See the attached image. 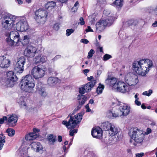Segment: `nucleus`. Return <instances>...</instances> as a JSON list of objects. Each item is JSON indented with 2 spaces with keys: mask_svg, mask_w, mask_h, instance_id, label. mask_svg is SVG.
Wrapping results in <instances>:
<instances>
[{
  "mask_svg": "<svg viewBox=\"0 0 157 157\" xmlns=\"http://www.w3.org/2000/svg\"><path fill=\"white\" fill-rule=\"evenodd\" d=\"M153 65L152 62L149 59H142L134 62L132 68L133 71L139 75L144 76L149 72Z\"/></svg>",
  "mask_w": 157,
  "mask_h": 157,
  "instance_id": "nucleus-1",
  "label": "nucleus"
},
{
  "mask_svg": "<svg viewBox=\"0 0 157 157\" xmlns=\"http://www.w3.org/2000/svg\"><path fill=\"white\" fill-rule=\"evenodd\" d=\"M105 83L116 91L124 93L128 91V86L123 81H118L116 78H108Z\"/></svg>",
  "mask_w": 157,
  "mask_h": 157,
  "instance_id": "nucleus-2",
  "label": "nucleus"
},
{
  "mask_svg": "<svg viewBox=\"0 0 157 157\" xmlns=\"http://www.w3.org/2000/svg\"><path fill=\"white\" fill-rule=\"evenodd\" d=\"M129 136L134 140L133 144L135 146L142 145L144 140L145 135L142 130L137 128L130 129Z\"/></svg>",
  "mask_w": 157,
  "mask_h": 157,
  "instance_id": "nucleus-3",
  "label": "nucleus"
},
{
  "mask_svg": "<svg viewBox=\"0 0 157 157\" xmlns=\"http://www.w3.org/2000/svg\"><path fill=\"white\" fill-rule=\"evenodd\" d=\"M21 88L23 91L28 93H33L34 91L35 83L30 75H26L21 83Z\"/></svg>",
  "mask_w": 157,
  "mask_h": 157,
  "instance_id": "nucleus-4",
  "label": "nucleus"
},
{
  "mask_svg": "<svg viewBox=\"0 0 157 157\" xmlns=\"http://www.w3.org/2000/svg\"><path fill=\"white\" fill-rule=\"evenodd\" d=\"M82 115L81 113H78L73 117L71 116L68 122L66 121H63L62 122V124L65 125L68 129L74 128L77 124L80 122L82 119Z\"/></svg>",
  "mask_w": 157,
  "mask_h": 157,
  "instance_id": "nucleus-5",
  "label": "nucleus"
},
{
  "mask_svg": "<svg viewBox=\"0 0 157 157\" xmlns=\"http://www.w3.org/2000/svg\"><path fill=\"white\" fill-rule=\"evenodd\" d=\"M6 36L8 37L6 41L11 46H18L21 43V40L20 39L19 35L17 31H12L10 33H6Z\"/></svg>",
  "mask_w": 157,
  "mask_h": 157,
  "instance_id": "nucleus-6",
  "label": "nucleus"
},
{
  "mask_svg": "<svg viewBox=\"0 0 157 157\" xmlns=\"http://www.w3.org/2000/svg\"><path fill=\"white\" fill-rule=\"evenodd\" d=\"M116 18L113 16H110L108 17L106 20H100L96 25V32L99 33L102 31L107 26L110 25Z\"/></svg>",
  "mask_w": 157,
  "mask_h": 157,
  "instance_id": "nucleus-7",
  "label": "nucleus"
},
{
  "mask_svg": "<svg viewBox=\"0 0 157 157\" xmlns=\"http://www.w3.org/2000/svg\"><path fill=\"white\" fill-rule=\"evenodd\" d=\"M17 19V17L10 14L5 15L3 20V27L7 30H11Z\"/></svg>",
  "mask_w": 157,
  "mask_h": 157,
  "instance_id": "nucleus-8",
  "label": "nucleus"
},
{
  "mask_svg": "<svg viewBox=\"0 0 157 157\" xmlns=\"http://www.w3.org/2000/svg\"><path fill=\"white\" fill-rule=\"evenodd\" d=\"M46 68L42 66H35L32 69L31 73L35 79H39L42 78L45 75Z\"/></svg>",
  "mask_w": 157,
  "mask_h": 157,
  "instance_id": "nucleus-9",
  "label": "nucleus"
},
{
  "mask_svg": "<svg viewBox=\"0 0 157 157\" xmlns=\"http://www.w3.org/2000/svg\"><path fill=\"white\" fill-rule=\"evenodd\" d=\"M103 128L105 131H108L109 134L112 136H115L120 131V130L114 124L106 122L102 124Z\"/></svg>",
  "mask_w": 157,
  "mask_h": 157,
  "instance_id": "nucleus-10",
  "label": "nucleus"
},
{
  "mask_svg": "<svg viewBox=\"0 0 157 157\" xmlns=\"http://www.w3.org/2000/svg\"><path fill=\"white\" fill-rule=\"evenodd\" d=\"M48 13L46 10L40 9L35 12V19L38 23L43 24L46 20Z\"/></svg>",
  "mask_w": 157,
  "mask_h": 157,
  "instance_id": "nucleus-11",
  "label": "nucleus"
},
{
  "mask_svg": "<svg viewBox=\"0 0 157 157\" xmlns=\"http://www.w3.org/2000/svg\"><path fill=\"white\" fill-rule=\"evenodd\" d=\"M125 82L129 86H134L139 82L138 76L132 73L126 74L124 77Z\"/></svg>",
  "mask_w": 157,
  "mask_h": 157,
  "instance_id": "nucleus-12",
  "label": "nucleus"
},
{
  "mask_svg": "<svg viewBox=\"0 0 157 157\" xmlns=\"http://www.w3.org/2000/svg\"><path fill=\"white\" fill-rule=\"evenodd\" d=\"M17 80V78L13 71H10L7 73L6 83L7 86H13Z\"/></svg>",
  "mask_w": 157,
  "mask_h": 157,
  "instance_id": "nucleus-13",
  "label": "nucleus"
},
{
  "mask_svg": "<svg viewBox=\"0 0 157 157\" xmlns=\"http://www.w3.org/2000/svg\"><path fill=\"white\" fill-rule=\"evenodd\" d=\"M119 111H120L119 116H126L128 115L130 111V108L128 104L121 103L119 104Z\"/></svg>",
  "mask_w": 157,
  "mask_h": 157,
  "instance_id": "nucleus-14",
  "label": "nucleus"
},
{
  "mask_svg": "<svg viewBox=\"0 0 157 157\" xmlns=\"http://www.w3.org/2000/svg\"><path fill=\"white\" fill-rule=\"evenodd\" d=\"M37 49L33 46L28 45L24 52V54L28 57H33L36 53Z\"/></svg>",
  "mask_w": 157,
  "mask_h": 157,
  "instance_id": "nucleus-15",
  "label": "nucleus"
},
{
  "mask_svg": "<svg viewBox=\"0 0 157 157\" xmlns=\"http://www.w3.org/2000/svg\"><path fill=\"white\" fill-rule=\"evenodd\" d=\"M25 61V58L24 57H21L18 59L15 67V69L18 72L21 73L23 71Z\"/></svg>",
  "mask_w": 157,
  "mask_h": 157,
  "instance_id": "nucleus-16",
  "label": "nucleus"
},
{
  "mask_svg": "<svg viewBox=\"0 0 157 157\" xmlns=\"http://www.w3.org/2000/svg\"><path fill=\"white\" fill-rule=\"evenodd\" d=\"M16 27L17 30L24 32L28 29L29 26L27 22L22 20L17 22Z\"/></svg>",
  "mask_w": 157,
  "mask_h": 157,
  "instance_id": "nucleus-17",
  "label": "nucleus"
},
{
  "mask_svg": "<svg viewBox=\"0 0 157 157\" xmlns=\"http://www.w3.org/2000/svg\"><path fill=\"white\" fill-rule=\"evenodd\" d=\"M10 63L9 59L3 56H0V67L7 68L10 67Z\"/></svg>",
  "mask_w": 157,
  "mask_h": 157,
  "instance_id": "nucleus-18",
  "label": "nucleus"
},
{
  "mask_svg": "<svg viewBox=\"0 0 157 157\" xmlns=\"http://www.w3.org/2000/svg\"><path fill=\"white\" fill-rule=\"evenodd\" d=\"M30 146L31 148L34 151L40 153H42L43 148L40 142H33L31 144Z\"/></svg>",
  "mask_w": 157,
  "mask_h": 157,
  "instance_id": "nucleus-19",
  "label": "nucleus"
},
{
  "mask_svg": "<svg viewBox=\"0 0 157 157\" xmlns=\"http://www.w3.org/2000/svg\"><path fill=\"white\" fill-rule=\"evenodd\" d=\"M91 134L94 137L100 138L102 136V130L99 127L93 128L91 131Z\"/></svg>",
  "mask_w": 157,
  "mask_h": 157,
  "instance_id": "nucleus-20",
  "label": "nucleus"
},
{
  "mask_svg": "<svg viewBox=\"0 0 157 157\" xmlns=\"http://www.w3.org/2000/svg\"><path fill=\"white\" fill-rule=\"evenodd\" d=\"M7 120L9 125L10 127H13L16 125L17 121V118L15 114H12L9 117Z\"/></svg>",
  "mask_w": 157,
  "mask_h": 157,
  "instance_id": "nucleus-21",
  "label": "nucleus"
},
{
  "mask_svg": "<svg viewBox=\"0 0 157 157\" xmlns=\"http://www.w3.org/2000/svg\"><path fill=\"white\" fill-rule=\"evenodd\" d=\"M36 63H45L47 60V58L46 56L44 55H40L36 56L33 59Z\"/></svg>",
  "mask_w": 157,
  "mask_h": 157,
  "instance_id": "nucleus-22",
  "label": "nucleus"
},
{
  "mask_svg": "<svg viewBox=\"0 0 157 157\" xmlns=\"http://www.w3.org/2000/svg\"><path fill=\"white\" fill-rule=\"evenodd\" d=\"M59 81L56 77H50L47 80V83L50 86L52 87L55 86Z\"/></svg>",
  "mask_w": 157,
  "mask_h": 157,
  "instance_id": "nucleus-23",
  "label": "nucleus"
},
{
  "mask_svg": "<svg viewBox=\"0 0 157 157\" xmlns=\"http://www.w3.org/2000/svg\"><path fill=\"white\" fill-rule=\"evenodd\" d=\"M96 83V81L94 80L83 85L85 89V92H88L90 91L94 86Z\"/></svg>",
  "mask_w": 157,
  "mask_h": 157,
  "instance_id": "nucleus-24",
  "label": "nucleus"
},
{
  "mask_svg": "<svg viewBox=\"0 0 157 157\" xmlns=\"http://www.w3.org/2000/svg\"><path fill=\"white\" fill-rule=\"evenodd\" d=\"M107 116L109 118L113 119L119 116V113L114 109L109 111L107 113Z\"/></svg>",
  "mask_w": 157,
  "mask_h": 157,
  "instance_id": "nucleus-25",
  "label": "nucleus"
},
{
  "mask_svg": "<svg viewBox=\"0 0 157 157\" xmlns=\"http://www.w3.org/2000/svg\"><path fill=\"white\" fill-rule=\"evenodd\" d=\"M39 135V134L31 132L26 135L25 138L27 140H33L36 139Z\"/></svg>",
  "mask_w": 157,
  "mask_h": 157,
  "instance_id": "nucleus-26",
  "label": "nucleus"
},
{
  "mask_svg": "<svg viewBox=\"0 0 157 157\" xmlns=\"http://www.w3.org/2000/svg\"><path fill=\"white\" fill-rule=\"evenodd\" d=\"M26 98L24 96H21L17 99L18 103L20 105L21 107L26 106Z\"/></svg>",
  "mask_w": 157,
  "mask_h": 157,
  "instance_id": "nucleus-27",
  "label": "nucleus"
},
{
  "mask_svg": "<svg viewBox=\"0 0 157 157\" xmlns=\"http://www.w3.org/2000/svg\"><path fill=\"white\" fill-rule=\"evenodd\" d=\"M77 98L78 100L79 104L82 105L84 104L86 100V97L84 95L82 94L78 95Z\"/></svg>",
  "mask_w": 157,
  "mask_h": 157,
  "instance_id": "nucleus-28",
  "label": "nucleus"
},
{
  "mask_svg": "<svg viewBox=\"0 0 157 157\" xmlns=\"http://www.w3.org/2000/svg\"><path fill=\"white\" fill-rule=\"evenodd\" d=\"M56 6V3L55 2L53 1H49L45 4V7L47 9L49 8L52 9L55 7Z\"/></svg>",
  "mask_w": 157,
  "mask_h": 157,
  "instance_id": "nucleus-29",
  "label": "nucleus"
},
{
  "mask_svg": "<svg viewBox=\"0 0 157 157\" xmlns=\"http://www.w3.org/2000/svg\"><path fill=\"white\" fill-rule=\"evenodd\" d=\"M40 84V83H38V88L39 91V93L43 97H45L46 96V93L45 91L44 88L42 86H40L39 84Z\"/></svg>",
  "mask_w": 157,
  "mask_h": 157,
  "instance_id": "nucleus-30",
  "label": "nucleus"
},
{
  "mask_svg": "<svg viewBox=\"0 0 157 157\" xmlns=\"http://www.w3.org/2000/svg\"><path fill=\"white\" fill-rule=\"evenodd\" d=\"M47 139L50 143H51L52 144H53V143L56 141V137L53 134H51L48 136Z\"/></svg>",
  "mask_w": 157,
  "mask_h": 157,
  "instance_id": "nucleus-31",
  "label": "nucleus"
},
{
  "mask_svg": "<svg viewBox=\"0 0 157 157\" xmlns=\"http://www.w3.org/2000/svg\"><path fill=\"white\" fill-rule=\"evenodd\" d=\"M29 36L27 35L25 36H24L23 39L22 40V41L21 43L23 45H25L27 44L29 42Z\"/></svg>",
  "mask_w": 157,
  "mask_h": 157,
  "instance_id": "nucleus-32",
  "label": "nucleus"
},
{
  "mask_svg": "<svg viewBox=\"0 0 157 157\" xmlns=\"http://www.w3.org/2000/svg\"><path fill=\"white\" fill-rule=\"evenodd\" d=\"M123 0H115L113 3L117 6L121 7L123 6Z\"/></svg>",
  "mask_w": 157,
  "mask_h": 157,
  "instance_id": "nucleus-33",
  "label": "nucleus"
},
{
  "mask_svg": "<svg viewBox=\"0 0 157 157\" xmlns=\"http://www.w3.org/2000/svg\"><path fill=\"white\" fill-rule=\"evenodd\" d=\"M104 87V86L103 85H102L101 84L99 85V86L98 87L96 90V92L98 94H101L102 93Z\"/></svg>",
  "mask_w": 157,
  "mask_h": 157,
  "instance_id": "nucleus-34",
  "label": "nucleus"
},
{
  "mask_svg": "<svg viewBox=\"0 0 157 157\" xmlns=\"http://www.w3.org/2000/svg\"><path fill=\"white\" fill-rule=\"evenodd\" d=\"M5 142V137L0 136V150H1L3 147L4 144Z\"/></svg>",
  "mask_w": 157,
  "mask_h": 157,
  "instance_id": "nucleus-35",
  "label": "nucleus"
},
{
  "mask_svg": "<svg viewBox=\"0 0 157 157\" xmlns=\"http://www.w3.org/2000/svg\"><path fill=\"white\" fill-rule=\"evenodd\" d=\"M6 132L8 133V135L10 136H13L15 133V131L12 128H8Z\"/></svg>",
  "mask_w": 157,
  "mask_h": 157,
  "instance_id": "nucleus-36",
  "label": "nucleus"
},
{
  "mask_svg": "<svg viewBox=\"0 0 157 157\" xmlns=\"http://www.w3.org/2000/svg\"><path fill=\"white\" fill-rule=\"evenodd\" d=\"M152 93V90H149L148 91H145L143 93V94L149 96Z\"/></svg>",
  "mask_w": 157,
  "mask_h": 157,
  "instance_id": "nucleus-37",
  "label": "nucleus"
},
{
  "mask_svg": "<svg viewBox=\"0 0 157 157\" xmlns=\"http://www.w3.org/2000/svg\"><path fill=\"white\" fill-rule=\"evenodd\" d=\"M79 93L82 94V95L85 93V89L83 85L81 87L79 88Z\"/></svg>",
  "mask_w": 157,
  "mask_h": 157,
  "instance_id": "nucleus-38",
  "label": "nucleus"
},
{
  "mask_svg": "<svg viewBox=\"0 0 157 157\" xmlns=\"http://www.w3.org/2000/svg\"><path fill=\"white\" fill-rule=\"evenodd\" d=\"M94 53V51L93 49H91L88 53L87 58L90 59L93 56V55Z\"/></svg>",
  "mask_w": 157,
  "mask_h": 157,
  "instance_id": "nucleus-39",
  "label": "nucleus"
},
{
  "mask_svg": "<svg viewBox=\"0 0 157 157\" xmlns=\"http://www.w3.org/2000/svg\"><path fill=\"white\" fill-rule=\"evenodd\" d=\"M112 56L108 54H105L103 56V60L104 61H106L112 58Z\"/></svg>",
  "mask_w": 157,
  "mask_h": 157,
  "instance_id": "nucleus-40",
  "label": "nucleus"
},
{
  "mask_svg": "<svg viewBox=\"0 0 157 157\" xmlns=\"http://www.w3.org/2000/svg\"><path fill=\"white\" fill-rule=\"evenodd\" d=\"M74 32V30L72 29H67L66 30L67 33L66 35L67 36H70L71 33H73Z\"/></svg>",
  "mask_w": 157,
  "mask_h": 157,
  "instance_id": "nucleus-41",
  "label": "nucleus"
},
{
  "mask_svg": "<svg viewBox=\"0 0 157 157\" xmlns=\"http://www.w3.org/2000/svg\"><path fill=\"white\" fill-rule=\"evenodd\" d=\"M77 132V130L76 129L70 130L69 131L70 135L71 136H73L74 135V134L76 133Z\"/></svg>",
  "mask_w": 157,
  "mask_h": 157,
  "instance_id": "nucleus-42",
  "label": "nucleus"
},
{
  "mask_svg": "<svg viewBox=\"0 0 157 157\" xmlns=\"http://www.w3.org/2000/svg\"><path fill=\"white\" fill-rule=\"evenodd\" d=\"M79 23L81 25H83L85 24V22L84 21L83 18L80 17L79 19Z\"/></svg>",
  "mask_w": 157,
  "mask_h": 157,
  "instance_id": "nucleus-43",
  "label": "nucleus"
},
{
  "mask_svg": "<svg viewBox=\"0 0 157 157\" xmlns=\"http://www.w3.org/2000/svg\"><path fill=\"white\" fill-rule=\"evenodd\" d=\"M7 117H4L0 119V124H2L3 123L4 121L7 120Z\"/></svg>",
  "mask_w": 157,
  "mask_h": 157,
  "instance_id": "nucleus-44",
  "label": "nucleus"
},
{
  "mask_svg": "<svg viewBox=\"0 0 157 157\" xmlns=\"http://www.w3.org/2000/svg\"><path fill=\"white\" fill-rule=\"evenodd\" d=\"M80 41L81 42L85 44H87L89 42V41L85 39H82Z\"/></svg>",
  "mask_w": 157,
  "mask_h": 157,
  "instance_id": "nucleus-45",
  "label": "nucleus"
},
{
  "mask_svg": "<svg viewBox=\"0 0 157 157\" xmlns=\"http://www.w3.org/2000/svg\"><path fill=\"white\" fill-rule=\"evenodd\" d=\"M54 29L56 30H58L59 29V25L58 23H56L53 26Z\"/></svg>",
  "mask_w": 157,
  "mask_h": 157,
  "instance_id": "nucleus-46",
  "label": "nucleus"
},
{
  "mask_svg": "<svg viewBox=\"0 0 157 157\" xmlns=\"http://www.w3.org/2000/svg\"><path fill=\"white\" fill-rule=\"evenodd\" d=\"M144 155V153L141 152L139 153H137L136 154V157H142Z\"/></svg>",
  "mask_w": 157,
  "mask_h": 157,
  "instance_id": "nucleus-47",
  "label": "nucleus"
},
{
  "mask_svg": "<svg viewBox=\"0 0 157 157\" xmlns=\"http://www.w3.org/2000/svg\"><path fill=\"white\" fill-rule=\"evenodd\" d=\"M151 132V130L150 128H147V129L146 131L145 132L146 135H148Z\"/></svg>",
  "mask_w": 157,
  "mask_h": 157,
  "instance_id": "nucleus-48",
  "label": "nucleus"
},
{
  "mask_svg": "<svg viewBox=\"0 0 157 157\" xmlns=\"http://www.w3.org/2000/svg\"><path fill=\"white\" fill-rule=\"evenodd\" d=\"M86 32H93V29H92L90 26H88L87 28L86 29Z\"/></svg>",
  "mask_w": 157,
  "mask_h": 157,
  "instance_id": "nucleus-49",
  "label": "nucleus"
},
{
  "mask_svg": "<svg viewBox=\"0 0 157 157\" xmlns=\"http://www.w3.org/2000/svg\"><path fill=\"white\" fill-rule=\"evenodd\" d=\"M79 5V3L78 1H77L75 4H74V6L73 7L72 9H74V8L76 10H77V7H78Z\"/></svg>",
  "mask_w": 157,
  "mask_h": 157,
  "instance_id": "nucleus-50",
  "label": "nucleus"
},
{
  "mask_svg": "<svg viewBox=\"0 0 157 157\" xmlns=\"http://www.w3.org/2000/svg\"><path fill=\"white\" fill-rule=\"evenodd\" d=\"M85 108L86 109V112H90L91 111V109H90L88 104L86 105Z\"/></svg>",
  "mask_w": 157,
  "mask_h": 157,
  "instance_id": "nucleus-51",
  "label": "nucleus"
},
{
  "mask_svg": "<svg viewBox=\"0 0 157 157\" xmlns=\"http://www.w3.org/2000/svg\"><path fill=\"white\" fill-rule=\"evenodd\" d=\"M135 104L137 105H140L141 104V102L138 100H135Z\"/></svg>",
  "mask_w": 157,
  "mask_h": 157,
  "instance_id": "nucleus-52",
  "label": "nucleus"
},
{
  "mask_svg": "<svg viewBox=\"0 0 157 157\" xmlns=\"http://www.w3.org/2000/svg\"><path fill=\"white\" fill-rule=\"evenodd\" d=\"M82 105H81L79 104V105L77 107V108L75 109V110H76V111H77L79 109L81 108Z\"/></svg>",
  "mask_w": 157,
  "mask_h": 157,
  "instance_id": "nucleus-53",
  "label": "nucleus"
},
{
  "mask_svg": "<svg viewBox=\"0 0 157 157\" xmlns=\"http://www.w3.org/2000/svg\"><path fill=\"white\" fill-rule=\"evenodd\" d=\"M83 71L85 75H86V74L87 73H88L89 72V70L88 69H85V70H83Z\"/></svg>",
  "mask_w": 157,
  "mask_h": 157,
  "instance_id": "nucleus-54",
  "label": "nucleus"
},
{
  "mask_svg": "<svg viewBox=\"0 0 157 157\" xmlns=\"http://www.w3.org/2000/svg\"><path fill=\"white\" fill-rule=\"evenodd\" d=\"M39 130L37 129L36 128H35L33 129V132L36 133H38L39 134V133H38V132H39Z\"/></svg>",
  "mask_w": 157,
  "mask_h": 157,
  "instance_id": "nucleus-55",
  "label": "nucleus"
},
{
  "mask_svg": "<svg viewBox=\"0 0 157 157\" xmlns=\"http://www.w3.org/2000/svg\"><path fill=\"white\" fill-rule=\"evenodd\" d=\"M16 2L20 5H21L23 3V2L21 0H17Z\"/></svg>",
  "mask_w": 157,
  "mask_h": 157,
  "instance_id": "nucleus-56",
  "label": "nucleus"
},
{
  "mask_svg": "<svg viewBox=\"0 0 157 157\" xmlns=\"http://www.w3.org/2000/svg\"><path fill=\"white\" fill-rule=\"evenodd\" d=\"M94 79V77L93 76H91L87 77V80L89 81H91Z\"/></svg>",
  "mask_w": 157,
  "mask_h": 157,
  "instance_id": "nucleus-57",
  "label": "nucleus"
},
{
  "mask_svg": "<svg viewBox=\"0 0 157 157\" xmlns=\"http://www.w3.org/2000/svg\"><path fill=\"white\" fill-rule=\"evenodd\" d=\"M104 14L105 15H109L110 13H109V11H107L106 10H104Z\"/></svg>",
  "mask_w": 157,
  "mask_h": 157,
  "instance_id": "nucleus-58",
  "label": "nucleus"
},
{
  "mask_svg": "<svg viewBox=\"0 0 157 157\" xmlns=\"http://www.w3.org/2000/svg\"><path fill=\"white\" fill-rule=\"evenodd\" d=\"M139 96V94L137 93L134 96L135 98V100H138L139 99L138 96Z\"/></svg>",
  "mask_w": 157,
  "mask_h": 157,
  "instance_id": "nucleus-59",
  "label": "nucleus"
},
{
  "mask_svg": "<svg viewBox=\"0 0 157 157\" xmlns=\"http://www.w3.org/2000/svg\"><path fill=\"white\" fill-rule=\"evenodd\" d=\"M152 26L154 27H157V21H155V22L152 24Z\"/></svg>",
  "mask_w": 157,
  "mask_h": 157,
  "instance_id": "nucleus-60",
  "label": "nucleus"
},
{
  "mask_svg": "<svg viewBox=\"0 0 157 157\" xmlns=\"http://www.w3.org/2000/svg\"><path fill=\"white\" fill-rule=\"evenodd\" d=\"M62 141V136H58V141L59 142H61Z\"/></svg>",
  "mask_w": 157,
  "mask_h": 157,
  "instance_id": "nucleus-61",
  "label": "nucleus"
},
{
  "mask_svg": "<svg viewBox=\"0 0 157 157\" xmlns=\"http://www.w3.org/2000/svg\"><path fill=\"white\" fill-rule=\"evenodd\" d=\"M60 2H61L62 3H64L66 2H67L68 0H58Z\"/></svg>",
  "mask_w": 157,
  "mask_h": 157,
  "instance_id": "nucleus-62",
  "label": "nucleus"
},
{
  "mask_svg": "<svg viewBox=\"0 0 157 157\" xmlns=\"http://www.w3.org/2000/svg\"><path fill=\"white\" fill-rule=\"evenodd\" d=\"M141 107L143 109H146V107L145 106L144 104H142L141 105Z\"/></svg>",
  "mask_w": 157,
  "mask_h": 157,
  "instance_id": "nucleus-63",
  "label": "nucleus"
},
{
  "mask_svg": "<svg viewBox=\"0 0 157 157\" xmlns=\"http://www.w3.org/2000/svg\"><path fill=\"white\" fill-rule=\"evenodd\" d=\"M94 102V101L92 99H90L89 101V103L90 104H92Z\"/></svg>",
  "mask_w": 157,
  "mask_h": 157,
  "instance_id": "nucleus-64",
  "label": "nucleus"
}]
</instances>
